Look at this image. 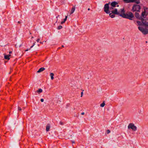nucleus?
I'll return each mask as SVG.
<instances>
[{"label":"nucleus","instance_id":"obj_1","mask_svg":"<svg viewBox=\"0 0 148 148\" xmlns=\"http://www.w3.org/2000/svg\"><path fill=\"white\" fill-rule=\"evenodd\" d=\"M116 10H115L113 13L115 14L118 15L123 18L128 19L130 20H132L134 18V16L131 12H128L126 14H125V11L124 8L121 9V11L118 13L117 12Z\"/></svg>","mask_w":148,"mask_h":148},{"label":"nucleus","instance_id":"obj_2","mask_svg":"<svg viewBox=\"0 0 148 148\" xmlns=\"http://www.w3.org/2000/svg\"><path fill=\"white\" fill-rule=\"evenodd\" d=\"M110 6H111L110 7L109 10L112 14H115V13H113V12L115 11V10H117V12L118 13L121 11V9L119 10L115 8L116 7H119L118 3L116 2L113 1L110 4Z\"/></svg>","mask_w":148,"mask_h":148},{"label":"nucleus","instance_id":"obj_3","mask_svg":"<svg viewBox=\"0 0 148 148\" xmlns=\"http://www.w3.org/2000/svg\"><path fill=\"white\" fill-rule=\"evenodd\" d=\"M127 128L128 129H131L133 131H136L137 130L136 127L135 125L133 123H129L128 126Z\"/></svg>","mask_w":148,"mask_h":148},{"label":"nucleus","instance_id":"obj_4","mask_svg":"<svg viewBox=\"0 0 148 148\" xmlns=\"http://www.w3.org/2000/svg\"><path fill=\"white\" fill-rule=\"evenodd\" d=\"M140 9V7L139 5H133L132 10L133 12L135 11H139V10Z\"/></svg>","mask_w":148,"mask_h":148},{"label":"nucleus","instance_id":"obj_5","mask_svg":"<svg viewBox=\"0 0 148 148\" xmlns=\"http://www.w3.org/2000/svg\"><path fill=\"white\" fill-rule=\"evenodd\" d=\"M138 29L143 34H146L148 33V29H144L143 28L141 27H138Z\"/></svg>","mask_w":148,"mask_h":148},{"label":"nucleus","instance_id":"obj_6","mask_svg":"<svg viewBox=\"0 0 148 148\" xmlns=\"http://www.w3.org/2000/svg\"><path fill=\"white\" fill-rule=\"evenodd\" d=\"M123 1L126 3H133L134 2H135L137 4H138L140 3L139 0H123Z\"/></svg>","mask_w":148,"mask_h":148},{"label":"nucleus","instance_id":"obj_7","mask_svg":"<svg viewBox=\"0 0 148 148\" xmlns=\"http://www.w3.org/2000/svg\"><path fill=\"white\" fill-rule=\"evenodd\" d=\"M110 8H109L108 4H106L104 7V11L107 14H109L110 13V11L109 10Z\"/></svg>","mask_w":148,"mask_h":148},{"label":"nucleus","instance_id":"obj_8","mask_svg":"<svg viewBox=\"0 0 148 148\" xmlns=\"http://www.w3.org/2000/svg\"><path fill=\"white\" fill-rule=\"evenodd\" d=\"M144 11H143L142 13L141 14V17L142 18V17L143 18H145L147 14V11H148V9L147 8H145L144 9Z\"/></svg>","mask_w":148,"mask_h":148},{"label":"nucleus","instance_id":"obj_9","mask_svg":"<svg viewBox=\"0 0 148 148\" xmlns=\"http://www.w3.org/2000/svg\"><path fill=\"white\" fill-rule=\"evenodd\" d=\"M142 21V22H141L139 21H136L138 25H144L142 22V20H143L144 22H145V21L144 20L143 18H141L140 19Z\"/></svg>","mask_w":148,"mask_h":148},{"label":"nucleus","instance_id":"obj_10","mask_svg":"<svg viewBox=\"0 0 148 148\" xmlns=\"http://www.w3.org/2000/svg\"><path fill=\"white\" fill-rule=\"evenodd\" d=\"M4 55L5 59L8 60H9L10 59V57L11 56L10 55H5V54H4Z\"/></svg>","mask_w":148,"mask_h":148},{"label":"nucleus","instance_id":"obj_11","mask_svg":"<svg viewBox=\"0 0 148 148\" xmlns=\"http://www.w3.org/2000/svg\"><path fill=\"white\" fill-rule=\"evenodd\" d=\"M135 16L136 18L139 19H140L141 18H142V17H141L140 16L139 14L137 12H136L135 13Z\"/></svg>","mask_w":148,"mask_h":148},{"label":"nucleus","instance_id":"obj_12","mask_svg":"<svg viewBox=\"0 0 148 148\" xmlns=\"http://www.w3.org/2000/svg\"><path fill=\"white\" fill-rule=\"evenodd\" d=\"M45 69L44 68L42 67L39 70L37 71L38 73H39L40 72L43 71Z\"/></svg>","mask_w":148,"mask_h":148},{"label":"nucleus","instance_id":"obj_13","mask_svg":"<svg viewBox=\"0 0 148 148\" xmlns=\"http://www.w3.org/2000/svg\"><path fill=\"white\" fill-rule=\"evenodd\" d=\"M54 74L53 73H50V76L51 80H53L54 79Z\"/></svg>","mask_w":148,"mask_h":148},{"label":"nucleus","instance_id":"obj_14","mask_svg":"<svg viewBox=\"0 0 148 148\" xmlns=\"http://www.w3.org/2000/svg\"><path fill=\"white\" fill-rule=\"evenodd\" d=\"M75 6L73 7L71 10V11L70 12V14H73L75 11Z\"/></svg>","mask_w":148,"mask_h":148},{"label":"nucleus","instance_id":"obj_15","mask_svg":"<svg viewBox=\"0 0 148 148\" xmlns=\"http://www.w3.org/2000/svg\"><path fill=\"white\" fill-rule=\"evenodd\" d=\"M142 22L143 24L145 26H148V22L146 21L144 22V21L142 20Z\"/></svg>","mask_w":148,"mask_h":148},{"label":"nucleus","instance_id":"obj_16","mask_svg":"<svg viewBox=\"0 0 148 148\" xmlns=\"http://www.w3.org/2000/svg\"><path fill=\"white\" fill-rule=\"evenodd\" d=\"M37 92L39 94L42 92V90L41 88L38 89L37 91Z\"/></svg>","mask_w":148,"mask_h":148},{"label":"nucleus","instance_id":"obj_17","mask_svg":"<svg viewBox=\"0 0 148 148\" xmlns=\"http://www.w3.org/2000/svg\"><path fill=\"white\" fill-rule=\"evenodd\" d=\"M50 128V126L49 125H48L46 126V130L47 131H48Z\"/></svg>","mask_w":148,"mask_h":148},{"label":"nucleus","instance_id":"obj_18","mask_svg":"<svg viewBox=\"0 0 148 148\" xmlns=\"http://www.w3.org/2000/svg\"><path fill=\"white\" fill-rule=\"evenodd\" d=\"M105 102L103 101L102 103L100 104V106L101 107H103L105 106Z\"/></svg>","mask_w":148,"mask_h":148},{"label":"nucleus","instance_id":"obj_19","mask_svg":"<svg viewBox=\"0 0 148 148\" xmlns=\"http://www.w3.org/2000/svg\"><path fill=\"white\" fill-rule=\"evenodd\" d=\"M109 16L112 18H114L115 17V15L111 13L109 14Z\"/></svg>","mask_w":148,"mask_h":148},{"label":"nucleus","instance_id":"obj_20","mask_svg":"<svg viewBox=\"0 0 148 148\" xmlns=\"http://www.w3.org/2000/svg\"><path fill=\"white\" fill-rule=\"evenodd\" d=\"M62 26L61 25H60L58 27L57 29H62Z\"/></svg>","mask_w":148,"mask_h":148},{"label":"nucleus","instance_id":"obj_21","mask_svg":"<svg viewBox=\"0 0 148 148\" xmlns=\"http://www.w3.org/2000/svg\"><path fill=\"white\" fill-rule=\"evenodd\" d=\"M35 45V42H34L33 44V45L30 48H32Z\"/></svg>","mask_w":148,"mask_h":148},{"label":"nucleus","instance_id":"obj_22","mask_svg":"<svg viewBox=\"0 0 148 148\" xmlns=\"http://www.w3.org/2000/svg\"><path fill=\"white\" fill-rule=\"evenodd\" d=\"M40 101L41 102H43L44 101V99H40Z\"/></svg>","mask_w":148,"mask_h":148},{"label":"nucleus","instance_id":"obj_23","mask_svg":"<svg viewBox=\"0 0 148 148\" xmlns=\"http://www.w3.org/2000/svg\"><path fill=\"white\" fill-rule=\"evenodd\" d=\"M18 110H19L20 111H21V108L19 107H18Z\"/></svg>","mask_w":148,"mask_h":148},{"label":"nucleus","instance_id":"obj_24","mask_svg":"<svg viewBox=\"0 0 148 148\" xmlns=\"http://www.w3.org/2000/svg\"><path fill=\"white\" fill-rule=\"evenodd\" d=\"M65 22V21H62L61 23V24H63V23H64V22Z\"/></svg>","mask_w":148,"mask_h":148},{"label":"nucleus","instance_id":"obj_25","mask_svg":"<svg viewBox=\"0 0 148 148\" xmlns=\"http://www.w3.org/2000/svg\"><path fill=\"white\" fill-rule=\"evenodd\" d=\"M40 40V39L39 38H38V39L36 41H37L38 42H39V41Z\"/></svg>","mask_w":148,"mask_h":148},{"label":"nucleus","instance_id":"obj_26","mask_svg":"<svg viewBox=\"0 0 148 148\" xmlns=\"http://www.w3.org/2000/svg\"><path fill=\"white\" fill-rule=\"evenodd\" d=\"M108 134H109L110 132V131L109 130H108L107 131Z\"/></svg>","mask_w":148,"mask_h":148},{"label":"nucleus","instance_id":"obj_27","mask_svg":"<svg viewBox=\"0 0 148 148\" xmlns=\"http://www.w3.org/2000/svg\"><path fill=\"white\" fill-rule=\"evenodd\" d=\"M31 49V48H30V49H27L25 51H28L29 50H30Z\"/></svg>","mask_w":148,"mask_h":148},{"label":"nucleus","instance_id":"obj_28","mask_svg":"<svg viewBox=\"0 0 148 148\" xmlns=\"http://www.w3.org/2000/svg\"><path fill=\"white\" fill-rule=\"evenodd\" d=\"M55 99H57V98L56 97ZM56 101V102H58L57 100H54V101Z\"/></svg>","mask_w":148,"mask_h":148},{"label":"nucleus","instance_id":"obj_29","mask_svg":"<svg viewBox=\"0 0 148 148\" xmlns=\"http://www.w3.org/2000/svg\"><path fill=\"white\" fill-rule=\"evenodd\" d=\"M83 95V92H81V97H82Z\"/></svg>","mask_w":148,"mask_h":148},{"label":"nucleus","instance_id":"obj_30","mask_svg":"<svg viewBox=\"0 0 148 148\" xmlns=\"http://www.w3.org/2000/svg\"><path fill=\"white\" fill-rule=\"evenodd\" d=\"M84 112H82L81 113V114L82 115H84Z\"/></svg>","mask_w":148,"mask_h":148},{"label":"nucleus","instance_id":"obj_31","mask_svg":"<svg viewBox=\"0 0 148 148\" xmlns=\"http://www.w3.org/2000/svg\"><path fill=\"white\" fill-rule=\"evenodd\" d=\"M67 20V19H66V18H65L64 19V21H65Z\"/></svg>","mask_w":148,"mask_h":148},{"label":"nucleus","instance_id":"obj_32","mask_svg":"<svg viewBox=\"0 0 148 148\" xmlns=\"http://www.w3.org/2000/svg\"><path fill=\"white\" fill-rule=\"evenodd\" d=\"M9 53L10 54H11L12 53V52L11 51H10L9 52Z\"/></svg>","mask_w":148,"mask_h":148},{"label":"nucleus","instance_id":"obj_33","mask_svg":"<svg viewBox=\"0 0 148 148\" xmlns=\"http://www.w3.org/2000/svg\"><path fill=\"white\" fill-rule=\"evenodd\" d=\"M67 16H65V18H66V19H67Z\"/></svg>","mask_w":148,"mask_h":148},{"label":"nucleus","instance_id":"obj_34","mask_svg":"<svg viewBox=\"0 0 148 148\" xmlns=\"http://www.w3.org/2000/svg\"><path fill=\"white\" fill-rule=\"evenodd\" d=\"M21 46H22V45L21 44L19 46V47H21Z\"/></svg>","mask_w":148,"mask_h":148},{"label":"nucleus","instance_id":"obj_35","mask_svg":"<svg viewBox=\"0 0 148 148\" xmlns=\"http://www.w3.org/2000/svg\"><path fill=\"white\" fill-rule=\"evenodd\" d=\"M72 143H75V142L74 141H72Z\"/></svg>","mask_w":148,"mask_h":148},{"label":"nucleus","instance_id":"obj_36","mask_svg":"<svg viewBox=\"0 0 148 148\" xmlns=\"http://www.w3.org/2000/svg\"><path fill=\"white\" fill-rule=\"evenodd\" d=\"M40 43L41 44H43V42H40Z\"/></svg>","mask_w":148,"mask_h":148},{"label":"nucleus","instance_id":"obj_37","mask_svg":"<svg viewBox=\"0 0 148 148\" xmlns=\"http://www.w3.org/2000/svg\"><path fill=\"white\" fill-rule=\"evenodd\" d=\"M141 110H140L139 112L140 113V112H141Z\"/></svg>","mask_w":148,"mask_h":148},{"label":"nucleus","instance_id":"obj_38","mask_svg":"<svg viewBox=\"0 0 148 148\" xmlns=\"http://www.w3.org/2000/svg\"><path fill=\"white\" fill-rule=\"evenodd\" d=\"M34 38V37H33V36H32V38Z\"/></svg>","mask_w":148,"mask_h":148},{"label":"nucleus","instance_id":"obj_39","mask_svg":"<svg viewBox=\"0 0 148 148\" xmlns=\"http://www.w3.org/2000/svg\"><path fill=\"white\" fill-rule=\"evenodd\" d=\"M88 10H90V9H89V8H88Z\"/></svg>","mask_w":148,"mask_h":148},{"label":"nucleus","instance_id":"obj_40","mask_svg":"<svg viewBox=\"0 0 148 148\" xmlns=\"http://www.w3.org/2000/svg\"><path fill=\"white\" fill-rule=\"evenodd\" d=\"M62 47H64V46H63V45H62Z\"/></svg>","mask_w":148,"mask_h":148},{"label":"nucleus","instance_id":"obj_41","mask_svg":"<svg viewBox=\"0 0 148 148\" xmlns=\"http://www.w3.org/2000/svg\"><path fill=\"white\" fill-rule=\"evenodd\" d=\"M58 16H59V15H58V16L56 17V18H58Z\"/></svg>","mask_w":148,"mask_h":148}]
</instances>
